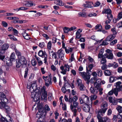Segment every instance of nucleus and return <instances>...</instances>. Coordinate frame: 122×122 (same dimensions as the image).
I'll use <instances>...</instances> for the list:
<instances>
[{
  "mask_svg": "<svg viewBox=\"0 0 122 122\" xmlns=\"http://www.w3.org/2000/svg\"><path fill=\"white\" fill-rule=\"evenodd\" d=\"M108 104L107 102H104L101 105V109L97 112V115L104 114L107 109Z\"/></svg>",
  "mask_w": 122,
  "mask_h": 122,
  "instance_id": "1",
  "label": "nucleus"
},
{
  "mask_svg": "<svg viewBox=\"0 0 122 122\" xmlns=\"http://www.w3.org/2000/svg\"><path fill=\"white\" fill-rule=\"evenodd\" d=\"M43 108H41L39 109L38 112L36 114V117L38 118L37 122H43V119L42 114L45 111V110H43Z\"/></svg>",
  "mask_w": 122,
  "mask_h": 122,
  "instance_id": "2",
  "label": "nucleus"
},
{
  "mask_svg": "<svg viewBox=\"0 0 122 122\" xmlns=\"http://www.w3.org/2000/svg\"><path fill=\"white\" fill-rule=\"evenodd\" d=\"M79 103L77 102H73V104H71L70 105V107L72 111L73 112V115L75 116L76 115V112L77 111L76 108L78 107Z\"/></svg>",
  "mask_w": 122,
  "mask_h": 122,
  "instance_id": "3",
  "label": "nucleus"
},
{
  "mask_svg": "<svg viewBox=\"0 0 122 122\" xmlns=\"http://www.w3.org/2000/svg\"><path fill=\"white\" fill-rule=\"evenodd\" d=\"M103 114L97 115V118L98 122H111L110 119L108 117H102Z\"/></svg>",
  "mask_w": 122,
  "mask_h": 122,
  "instance_id": "4",
  "label": "nucleus"
},
{
  "mask_svg": "<svg viewBox=\"0 0 122 122\" xmlns=\"http://www.w3.org/2000/svg\"><path fill=\"white\" fill-rule=\"evenodd\" d=\"M106 53L104 54L106 58L110 60H112L113 59L114 56L111 50L107 49L106 51Z\"/></svg>",
  "mask_w": 122,
  "mask_h": 122,
  "instance_id": "5",
  "label": "nucleus"
},
{
  "mask_svg": "<svg viewBox=\"0 0 122 122\" xmlns=\"http://www.w3.org/2000/svg\"><path fill=\"white\" fill-rule=\"evenodd\" d=\"M60 69L62 70L61 73L63 75H65L66 74L67 71H70V67L68 64H65L64 66H62L60 67Z\"/></svg>",
  "mask_w": 122,
  "mask_h": 122,
  "instance_id": "6",
  "label": "nucleus"
},
{
  "mask_svg": "<svg viewBox=\"0 0 122 122\" xmlns=\"http://www.w3.org/2000/svg\"><path fill=\"white\" fill-rule=\"evenodd\" d=\"M38 56L42 58H44V63H46L47 62V55L45 51L41 50H40L38 53Z\"/></svg>",
  "mask_w": 122,
  "mask_h": 122,
  "instance_id": "7",
  "label": "nucleus"
},
{
  "mask_svg": "<svg viewBox=\"0 0 122 122\" xmlns=\"http://www.w3.org/2000/svg\"><path fill=\"white\" fill-rule=\"evenodd\" d=\"M79 74L85 80H89L90 78V75H88L85 72H79Z\"/></svg>",
  "mask_w": 122,
  "mask_h": 122,
  "instance_id": "8",
  "label": "nucleus"
},
{
  "mask_svg": "<svg viewBox=\"0 0 122 122\" xmlns=\"http://www.w3.org/2000/svg\"><path fill=\"white\" fill-rule=\"evenodd\" d=\"M7 102H8V99L5 97L3 98V102L0 103L2 107L6 110V112H8V106L7 105Z\"/></svg>",
  "mask_w": 122,
  "mask_h": 122,
  "instance_id": "9",
  "label": "nucleus"
},
{
  "mask_svg": "<svg viewBox=\"0 0 122 122\" xmlns=\"http://www.w3.org/2000/svg\"><path fill=\"white\" fill-rule=\"evenodd\" d=\"M101 80L100 79H97L95 80V81L94 82V86L97 88L99 89L101 87Z\"/></svg>",
  "mask_w": 122,
  "mask_h": 122,
  "instance_id": "10",
  "label": "nucleus"
},
{
  "mask_svg": "<svg viewBox=\"0 0 122 122\" xmlns=\"http://www.w3.org/2000/svg\"><path fill=\"white\" fill-rule=\"evenodd\" d=\"M37 89L35 90L34 91L30 92H31V98H33L34 100L36 101L38 100L39 99V97H38L36 95H38V93L36 92Z\"/></svg>",
  "mask_w": 122,
  "mask_h": 122,
  "instance_id": "11",
  "label": "nucleus"
},
{
  "mask_svg": "<svg viewBox=\"0 0 122 122\" xmlns=\"http://www.w3.org/2000/svg\"><path fill=\"white\" fill-rule=\"evenodd\" d=\"M42 91L43 92L41 95V98L42 99L46 100L47 99V92L46 91V88L44 86L41 89Z\"/></svg>",
  "mask_w": 122,
  "mask_h": 122,
  "instance_id": "12",
  "label": "nucleus"
},
{
  "mask_svg": "<svg viewBox=\"0 0 122 122\" xmlns=\"http://www.w3.org/2000/svg\"><path fill=\"white\" fill-rule=\"evenodd\" d=\"M15 59V54L14 52L12 53L10 56V60L9 61V63H8V66H11L12 64V61ZM8 61H9L8 60Z\"/></svg>",
  "mask_w": 122,
  "mask_h": 122,
  "instance_id": "13",
  "label": "nucleus"
},
{
  "mask_svg": "<svg viewBox=\"0 0 122 122\" xmlns=\"http://www.w3.org/2000/svg\"><path fill=\"white\" fill-rule=\"evenodd\" d=\"M122 82L120 81H118L115 83L114 86L116 87V88L119 91L122 92Z\"/></svg>",
  "mask_w": 122,
  "mask_h": 122,
  "instance_id": "14",
  "label": "nucleus"
},
{
  "mask_svg": "<svg viewBox=\"0 0 122 122\" xmlns=\"http://www.w3.org/2000/svg\"><path fill=\"white\" fill-rule=\"evenodd\" d=\"M99 88H96L95 87H94L91 86L90 88L89 91L91 93L94 94H97L98 92V89Z\"/></svg>",
  "mask_w": 122,
  "mask_h": 122,
  "instance_id": "15",
  "label": "nucleus"
},
{
  "mask_svg": "<svg viewBox=\"0 0 122 122\" xmlns=\"http://www.w3.org/2000/svg\"><path fill=\"white\" fill-rule=\"evenodd\" d=\"M27 89H30V92L34 91L36 90V84L34 83L32 84L31 85H29L28 84L27 86Z\"/></svg>",
  "mask_w": 122,
  "mask_h": 122,
  "instance_id": "16",
  "label": "nucleus"
},
{
  "mask_svg": "<svg viewBox=\"0 0 122 122\" xmlns=\"http://www.w3.org/2000/svg\"><path fill=\"white\" fill-rule=\"evenodd\" d=\"M16 60H17L23 66L26 64L25 58L23 56H21L20 58H18V59H17Z\"/></svg>",
  "mask_w": 122,
  "mask_h": 122,
  "instance_id": "17",
  "label": "nucleus"
},
{
  "mask_svg": "<svg viewBox=\"0 0 122 122\" xmlns=\"http://www.w3.org/2000/svg\"><path fill=\"white\" fill-rule=\"evenodd\" d=\"M57 54L59 58L61 60L63 59L64 56V52L63 51L62 49H61L57 51Z\"/></svg>",
  "mask_w": 122,
  "mask_h": 122,
  "instance_id": "18",
  "label": "nucleus"
},
{
  "mask_svg": "<svg viewBox=\"0 0 122 122\" xmlns=\"http://www.w3.org/2000/svg\"><path fill=\"white\" fill-rule=\"evenodd\" d=\"M45 85L47 87L49 86L50 84L51 85V77L50 76H48V78L45 80Z\"/></svg>",
  "mask_w": 122,
  "mask_h": 122,
  "instance_id": "19",
  "label": "nucleus"
},
{
  "mask_svg": "<svg viewBox=\"0 0 122 122\" xmlns=\"http://www.w3.org/2000/svg\"><path fill=\"white\" fill-rule=\"evenodd\" d=\"M92 2L86 1V4H84V6L86 8H93V7L92 6Z\"/></svg>",
  "mask_w": 122,
  "mask_h": 122,
  "instance_id": "20",
  "label": "nucleus"
},
{
  "mask_svg": "<svg viewBox=\"0 0 122 122\" xmlns=\"http://www.w3.org/2000/svg\"><path fill=\"white\" fill-rule=\"evenodd\" d=\"M78 99V97L76 96L73 97H72L71 96H69V102L72 103V102H77L76 101Z\"/></svg>",
  "mask_w": 122,
  "mask_h": 122,
  "instance_id": "21",
  "label": "nucleus"
},
{
  "mask_svg": "<svg viewBox=\"0 0 122 122\" xmlns=\"http://www.w3.org/2000/svg\"><path fill=\"white\" fill-rule=\"evenodd\" d=\"M82 97L83 99L85 104L88 103L90 100L89 97L85 95H83L82 96Z\"/></svg>",
  "mask_w": 122,
  "mask_h": 122,
  "instance_id": "22",
  "label": "nucleus"
},
{
  "mask_svg": "<svg viewBox=\"0 0 122 122\" xmlns=\"http://www.w3.org/2000/svg\"><path fill=\"white\" fill-rule=\"evenodd\" d=\"M83 108L84 111L86 112H89L90 110L89 105L86 104H85L84 105Z\"/></svg>",
  "mask_w": 122,
  "mask_h": 122,
  "instance_id": "23",
  "label": "nucleus"
},
{
  "mask_svg": "<svg viewBox=\"0 0 122 122\" xmlns=\"http://www.w3.org/2000/svg\"><path fill=\"white\" fill-rule=\"evenodd\" d=\"M115 37L114 35H109L106 38V40L108 41H111Z\"/></svg>",
  "mask_w": 122,
  "mask_h": 122,
  "instance_id": "24",
  "label": "nucleus"
},
{
  "mask_svg": "<svg viewBox=\"0 0 122 122\" xmlns=\"http://www.w3.org/2000/svg\"><path fill=\"white\" fill-rule=\"evenodd\" d=\"M35 5L33 2L31 1H27L26 3L24 4V6L26 7H31Z\"/></svg>",
  "mask_w": 122,
  "mask_h": 122,
  "instance_id": "25",
  "label": "nucleus"
},
{
  "mask_svg": "<svg viewBox=\"0 0 122 122\" xmlns=\"http://www.w3.org/2000/svg\"><path fill=\"white\" fill-rule=\"evenodd\" d=\"M104 50L103 49H101L99 51V53L98 55V60L102 57H104L105 56L104 54L103 55V54L104 53Z\"/></svg>",
  "mask_w": 122,
  "mask_h": 122,
  "instance_id": "26",
  "label": "nucleus"
},
{
  "mask_svg": "<svg viewBox=\"0 0 122 122\" xmlns=\"http://www.w3.org/2000/svg\"><path fill=\"white\" fill-rule=\"evenodd\" d=\"M112 12L110 8L104 9L102 11V13L107 14L108 15L110 13H111Z\"/></svg>",
  "mask_w": 122,
  "mask_h": 122,
  "instance_id": "27",
  "label": "nucleus"
},
{
  "mask_svg": "<svg viewBox=\"0 0 122 122\" xmlns=\"http://www.w3.org/2000/svg\"><path fill=\"white\" fill-rule=\"evenodd\" d=\"M35 58L37 61L38 65L40 66L42 65L43 63L42 61L41 60L40 58L36 56H35Z\"/></svg>",
  "mask_w": 122,
  "mask_h": 122,
  "instance_id": "28",
  "label": "nucleus"
},
{
  "mask_svg": "<svg viewBox=\"0 0 122 122\" xmlns=\"http://www.w3.org/2000/svg\"><path fill=\"white\" fill-rule=\"evenodd\" d=\"M96 30L98 29L97 31H101L102 29V27L100 24H97L95 27Z\"/></svg>",
  "mask_w": 122,
  "mask_h": 122,
  "instance_id": "29",
  "label": "nucleus"
},
{
  "mask_svg": "<svg viewBox=\"0 0 122 122\" xmlns=\"http://www.w3.org/2000/svg\"><path fill=\"white\" fill-rule=\"evenodd\" d=\"M16 62L15 63L16 67L17 68H18L22 67L23 65H22L20 62L18 61L16 59Z\"/></svg>",
  "mask_w": 122,
  "mask_h": 122,
  "instance_id": "30",
  "label": "nucleus"
},
{
  "mask_svg": "<svg viewBox=\"0 0 122 122\" xmlns=\"http://www.w3.org/2000/svg\"><path fill=\"white\" fill-rule=\"evenodd\" d=\"M117 79V78L115 77L111 76L109 78V81L110 83H112L115 81Z\"/></svg>",
  "mask_w": 122,
  "mask_h": 122,
  "instance_id": "31",
  "label": "nucleus"
},
{
  "mask_svg": "<svg viewBox=\"0 0 122 122\" xmlns=\"http://www.w3.org/2000/svg\"><path fill=\"white\" fill-rule=\"evenodd\" d=\"M78 15L79 17H87L86 13L84 12H80L78 13Z\"/></svg>",
  "mask_w": 122,
  "mask_h": 122,
  "instance_id": "32",
  "label": "nucleus"
},
{
  "mask_svg": "<svg viewBox=\"0 0 122 122\" xmlns=\"http://www.w3.org/2000/svg\"><path fill=\"white\" fill-rule=\"evenodd\" d=\"M8 45L7 44H3L1 47V48L2 50L5 51L8 49Z\"/></svg>",
  "mask_w": 122,
  "mask_h": 122,
  "instance_id": "33",
  "label": "nucleus"
},
{
  "mask_svg": "<svg viewBox=\"0 0 122 122\" xmlns=\"http://www.w3.org/2000/svg\"><path fill=\"white\" fill-rule=\"evenodd\" d=\"M93 64H91L88 65V66H86V69L87 71H90L93 68Z\"/></svg>",
  "mask_w": 122,
  "mask_h": 122,
  "instance_id": "34",
  "label": "nucleus"
},
{
  "mask_svg": "<svg viewBox=\"0 0 122 122\" xmlns=\"http://www.w3.org/2000/svg\"><path fill=\"white\" fill-rule=\"evenodd\" d=\"M104 73L105 76H110L111 75V72L108 70H107L105 71Z\"/></svg>",
  "mask_w": 122,
  "mask_h": 122,
  "instance_id": "35",
  "label": "nucleus"
},
{
  "mask_svg": "<svg viewBox=\"0 0 122 122\" xmlns=\"http://www.w3.org/2000/svg\"><path fill=\"white\" fill-rule=\"evenodd\" d=\"M97 73L98 76H102L103 74L102 71L100 69L98 70L97 71Z\"/></svg>",
  "mask_w": 122,
  "mask_h": 122,
  "instance_id": "36",
  "label": "nucleus"
},
{
  "mask_svg": "<svg viewBox=\"0 0 122 122\" xmlns=\"http://www.w3.org/2000/svg\"><path fill=\"white\" fill-rule=\"evenodd\" d=\"M105 57L102 58V59L101 61V63L102 64H104L107 62V60Z\"/></svg>",
  "mask_w": 122,
  "mask_h": 122,
  "instance_id": "37",
  "label": "nucleus"
},
{
  "mask_svg": "<svg viewBox=\"0 0 122 122\" xmlns=\"http://www.w3.org/2000/svg\"><path fill=\"white\" fill-rule=\"evenodd\" d=\"M65 51L66 53H69L70 52H71L72 51L73 49L71 48H68V49L66 48L65 49Z\"/></svg>",
  "mask_w": 122,
  "mask_h": 122,
  "instance_id": "38",
  "label": "nucleus"
},
{
  "mask_svg": "<svg viewBox=\"0 0 122 122\" xmlns=\"http://www.w3.org/2000/svg\"><path fill=\"white\" fill-rule=\"evenodd\" d=\"M97 15L96 13L93 12H90L87 15V16L90 17H92L93 16H96Z\"/></svg>",
  "mask_w": 122,
  "mask_h": 122,
  "instance_id": "39",
  "label": "nucleus"
},
{
  "mask_svg": "<svg viewBox=\"0 0 122 122\" xmlns=\"http://www.w3.org/2000/svg\"><path fill=\"white\" fill-rule=\"evenodd\" d=\"M112 90L113 93H114L116 96H117L118 95V92L119 91L116 88L113 89Z\"/></svg>",
  "mask_w": 122,
  "mask_h": 122,
  "instance_id": "40",
  "label": "nucleus"
},
{
  "mask_svg": "<svg viewBox=\"0 0 122 122\" xmlns=\"http://www.w3.org/2000/svg\"><path fill=\"white\" fill-rule=\"evenodd\" d=\"M1 118H0V122H8V121L6 119L5 117H4L2 116H1Z\"/></svg>",
  "mask_w": 122,
  "mask_h": 122,
  "instance_id": "41",
  "label": "nucleus"
},
{
  "mask_svg": "<svg viewBox=\"0 0 122 122\" xmlns=\"http://www.w3.org/2000/svg\"><path fill=\"white\" fill-rule=\"evenodd\" d=\"M60 105H62V108L63 110H66V104H63L62 102H61Z\"/></svg>",
  "mask_w": 122,
  "mask_h": 122,
  "instance_id": "42",
  "label": "nucleus"
},
{
  "mask_svg": "<svg viewBox=\"0 0 122 122\" xmlns=\"http://www.w3.org/2000/svg\"><path fill=\"white\" fill-rule=\"evenodd\" d=\"M116 109L119 113H122V107L120 106H118L117 108Z\"/></svg>",
  "mask_w": 122,
  "mask_h": 122,
  "instance_id": "43",
  "label": "nucleus"
},
{
  "mask_svg": "<svg viewBox=\"0 0 122 122\" xmlns=\"http://www.w3.org/2000/svg\"><path fill=\"white\" fill-rule=\"evenodd\" d=\"M97 97V96L95 95H92L90 96V99L91 101L92 102L93 100L96 99Z\"/></svg>",
  "mask_w": 122,
  "mask_h": 122,
  "instance_id": "44",
  "label": "nucleus"
},
{
  "mask_svg": "<svg viewBox=\"0 0 122 122\" xmlns=\"http://www.w3.org/2000/svg\"><path fill=\"white\" fill-rule=\"evenodd\" d=\"M64 32L65 33H68L70 31L69 28L66 27H65L63 29Z\"/></svg>",
  "mask_w": 122,
  "mask_h": 122,
  "instance_id": "45",
  "label": "nucleus"
},
{
  "mask_svg": "<svg viewBox=\"0 0 122 122\" xmlns=\"http://www.w3.org/2000/svg\"><path fill=\"white\" fill-rule=\"evenodd\" d=\"M31 64L33 66H35L37 64V62L36 60L35 59L32 60L31 61Z\"/></svg>",
  "mask_w": 122,
  "mask_h": 122,
  "instance_id": "46",
  "label": "nucleus"
},
{
  "mask_svg": "<svg viewBox=\"0 0 122 122\" xmlns=\"http://www.w3.org/2000/svg\"><path fill=\"white\" fill-rule=\"evenodd\" d=\"M96 79H97V77H96L92 78L90 81V83L92 84L94 83Z\"/></svg>",
  "mask_w": 122,
  "mask_h": 122,
  "instance_id": "47",
  "label": "nucleus"
},
{
  "mask_svg": "<svg viewBox=\"0 0 122 122\" xmlns=\"http://www.w3.org/2000/svg\"><path fill=\"white\" fill-rule=\"evenodd\" d=\"M113 15L111 13H110L107 15V17L108 20H112L113 19Z\"/></svg>",
  "mask_w": 122,
  "mask_h": 122,
  "instance_id": "48",
  "label": "nucleus"
},
{
  "mask_svg": "<svg viewBox=\"0 0 122 122\" xmlns=\"http://www.w3.org/2000/svg\"><path fill=\"white\" fill-rule=\"evenodd\" d=\"M76 81L78 86H79L82 84H81L82 82V81L81 79H77Z\"/></svg>",
  "mask_w": 122,
  "mask_h": 122,
  "instance_id": "49",
  "label": "nucleus"
},
{
  "mask_svg": "<svg viewBox=\"0 0 122 122\" xmlns=\"http://www.w3.org/2000/svg\"><path fill=\"white\" fill-rule=\"evenodd\" d=\"M80 86V89L82 91H84L85 89V87L83 84H81Z\"/></svg>",
  "mask_w": 122,
  "mask_h": 122,
  "instance_id": "50",
  "label": "nucleus"
},
{
  "mask_svg": "<svg viewBox=\"0 0 122 122\" xmlns=\"http://www.w3.org/2000/svg\"><path fill=\"white\" fill-rule=\"evenodd\" d=\"M122 18V12H121L119 13L118 15V17L117 18V21L119 20Z\"/></svg>",
  "mask_w": 122,
  "mask_h": 122,
  "instance_id": "51",
  "label": "nucleus"
},
{
  "mask_svg": "<svg viewBox=\"0 0 122 122\" xmlns=\"http://www.w3.org/2000/svg\"><path fill=\"white\" fill-rule=\"evenodd\" d=\"M51 41H50L47 44V48L49 50H50L51 49Z\"/></svg>",
  "mask_w": 122,
  "mask_h": 122,
  "instance_id": "52",
  "label": "nucleus"
},
{
  "mask_svg": "<svg viewBox=\"0 0 122 122\" xmlns=\"http://www.w3.org/2000/svg\"><path fill=\"white\" fill-rule=\"evenodd\" d=\"M61 122H72V120L71 119H69L67 120L64 118L62 119Z\"/></svg>",
  "mask_w": 122,
  "mask_h": 122,
  "instance_id": "53",
  "label": "nucleus"
},
{
  "mask_svg": "<svg viewBox=\"0 0 122 122\" xmlns=\"http://www.w3.org/2000/svg\"><path fill=\"white\" fill-rule=\"evenodd\" d=\"M48 7L47 5L44 6L43 5H38L37 6V8H47Z\"/></svg>",
  "mask_w": 122,
  "mask_h": 122,
  "instance_id": "54",
  "label": "nucleus"
},
{
  "mask_svg": "<svg viewBox=\"0 0 122 122\" xmlns=\"http://www.w3.org/2000/svg\"><path fill=\"white\" fill-rule=\"evenodd\" d=\"M15 52L16 55L18 57V58H20L19 57H21V53L20 52L16 50L15 51Z\"/></svg>",
  "mask_w": 122,
  "mask_h": 122,
  "instance_id": "55",
  "label": "nucleus"
},
{
  "mask_svg": "<svg viewBox=\"0 0 122 122\" xmlns=\"http://www.w3.org/2000/svg\"><path fill=\"white\" fill-rule=\"evenodd\" d=\"M111 31L113 33V35H116L117 33L116 31V29L114 27H113V28L111 29Z\"/></svg>",
  "mask_w": 122,
  "mask_h": 122,
  "instance_id": "56",
  "label": "nucleus"
},
{
  "mask_svg": "<svg viewBox=\"0 0 122 122\" xmlns=\"http://www.w3.org/2000/svg\"><path fill=\"white\" fill-rule=\"evenodd\" d=\"M117 42V40L116 39H115L112 41L110 43V45H111L113 46Z\"/></svg>",
  "mask_w": 122,
  "mask_h": 122,
  "instance_id": "57",
  "label": "nucleus"
},
{
  "mask_svg": "<svg viewBox=\"0 0 122 122\" xmlns=\"http://www.w3.org/2000/svg\"><path fill=\"white\" fill-rule=\"evenodd\" d=\"M28 69L27 68H26L25 71V73L24 75V77L25 78H26L27 77V74L28 72Z\"/></svg>",
  "mask_w": 122,
  "mask_h": 122,
  "instance_id": "58",
  "label": "nucleus"
},
{
  "mask_svg": "<svg viewBox=\"0 0 122 122\" xmlns=\"http://www.w3.org/2000/svg\"><path fill=\"white\" fill-rule=\"evenodd\" d=\"M18 23L19 24L25 23L27 22V21L25 20H18Z\"/></svg>",
  "mask_w": 122,
  "mask_h": 122,
  "instance_id": "59",
  "label": "nucleus"
},
{
  "mask_svg": "<svg viewBox=\"0 0 122 122\" xmlns=\"http://www.w3.org/2000/svg\"><path fill=\"white\" fill-rule=\"evenodd\" d=\"M39 46L41 48H43L45 46V43L44 42L40 43Z\"/></svg>",
  "mask_w": 122,
  "mask_h": 122,
  "instance_id": "60",
  "label": "nucleus"
},
{
  "mask_svg": "<svg viewBox=\"0 0 122 122\" xmlns=\"http://www.w3.org/2000/svg\"><path fill=\"white\" fill-rule=\"evenodd\" d=\"M100 5V3L99 1H97L95 3L94 7H97L99 6Z\"/></svg>",
  "mask_w": 122,
  "mask_h": 122,
  "instance_id": "61",
  "label": "nucleus"
},
{
  "mask_svg": "<svg viewBox=\"0 0 122 122\" xmlns=\"http://www.w3.org/2000/svg\"><path fill=\"white\" fill-rule=\"evenodd\" d=\"M0 97L3 98L6 97L5 94L4 93L1 92H0Z\"/></svg>",
  "mask_w": 122,
  "mask_h": 122,
  "instance_id": "62",
  "label": "nucleus"
},
{
  "mask_svg": "<svg viewBox=\"0 0 122 122\" xmlns=\"http://www.w3.org/2000/svg\"><path fill=\"white\" fill-rule=\"evenodd\" d=\"M106 40L105 41H103L102 42V43L101 44L102 45H107L108 43L107 42Z\"/></svg>",
  "mask_w": 122,
  "mask_h": 122,
  "instance_id": "63",
  "label": "nucleus"
},
{
  "mask_svg": "<svg viewBox=\"0 0 122 122\" xmlns=\"http://www.w3.org/2000/svg\"><path fill=\"white\" fill-rule=\"evenodd\" d=\"M108 99L109 102L112 103L113 102V101L114 100V99L112 97H109Z\"/></svg>",
  "mask_w": 122,
  "mask_h": 122,
  "instance_id": "64",
  "label": "nucleus"
}]
</instances>
